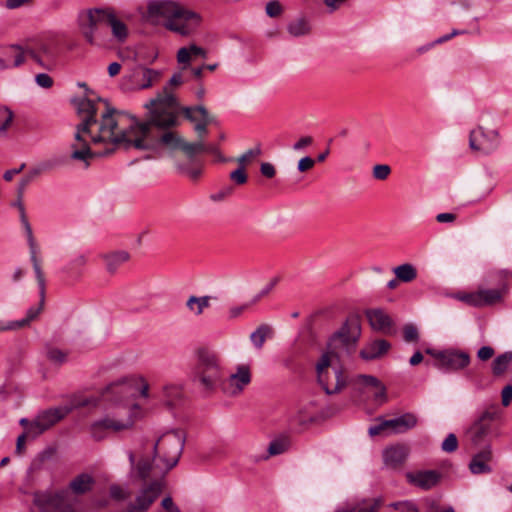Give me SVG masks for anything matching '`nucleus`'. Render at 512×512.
<instances>
[{"label": "nucleus", "mask_w": 512, "mask_h": 512, "mask_svg": "<svg viewBox=\"0 0 512 512\" xmlns=\"http://www.w3.org/2000/svg\"><path fill=\"white\" fill-rule=\"evenodd\" d=\"M102 398L107 403L105 414L89 427L90 435L96 441L106 438L108 432L119 433L132 429L142 416V408L138 403L123 394L114 395L110 385L103 391Z\"/></svg>", "instance_id": "3"}, {"label": "nucleus", "mask_w": 512, "mask_h": 512, "mask_svg": "<svg viewBox=\"0 0 512 512\" xmlns=\"http://www.w3.org/2000/svg\"><path fill=\"white\" fill-rule=\"evenodd\" d=\"M161 505L166 512H181L171 497H165L162 500Z\"/></svg>", "instance_id": "63"}, {"label": "nucleus", "mask_w": 512, "mask_h": 512, "mask_svg": "<svg viewBox=\"0 0 512 512\" xmlns=\"http://www.w3.org/2000/svg\"><path fill=\"white\" fill-rule=\"evenodd\" d=\"M261 154V147L257 145L251 149H248L242 155H240L236 159V162L238 163L239 166L246 168V166L254 162L259 156H261Z\"/></svg>", "instance_id": "43"}, {"label": "nucleus", "mask_w": 512, "mask_h": 512, "mask_svg": "<svg viewBox=\"0 0 512 512\" xmlns=\"http://www.w3.org/2000/svg\"><path fill=\"white\" fill-rule=\"evenodd\" d=\"M492 449L490 445L485 446L482 450L476 453L470 464L469 469L473 474H485L491 472L490 462L492 461Z\"/></svg>", "instance_id": "27"}, {"label": "nucleus", "mask_w": 512, "mask_h": 512, "mask_svg": "<svg viewBox=\"0 0 512 512\" xmlns=\"http://www.w3.org/2000/svg\"><path fill=\"white\" fill-rule=\"evenodd\" d=\"M278 282V279L277 278H273L266 286H264L252 299H251V304H256L257 302H259L261 300V298L265 297L266 295H268L272 290L273 288L275 287V285L277 284Z\"/></svg>", "instance_id": "53"}, {"label": "nucleus", "mask_w": 512, "mask_h": 512, "mask_svg": "<svg viewBox=\"0 0 512 512\" xmlns=\"http://www.w3.org/2000/svg\"><path fill=\"white\" fill-rule=\"evenodd\" d=\"M94 478L88 473H82L73 478L69 483L68 491L72 494H84L92 489Z\"/></svg>", "instance_id": "32"}, {"label": "nucleus", "mask_w": 512, "mask_h": 512, "mask_svg": "<svg viewBox=\"0 0 512 512\" xmlns=\"http://www.w3.org/2000/svg\"><path fill=\"white\" fill-rule=\"evenodd\" d=\"M315 165V160L309 156H305L298 161L297 169L299 172H306L312 169Z\"/></svg>", "instance_id": "60"}, {"label": "nucleus", "mask_w": 512, "mask_h": 512, "mask_svg": "<svg viewBox=\"0 0 512 512\" xmlns=\"http://www.w3.org/2000/svg\"><path fill=\"white\" fill-rule=\"evenodd\" d=\"M289 447V441L285 438L273 440L268 447L270 456H275L284 453Z\"/></svg>", "instance_id": "48"}, {"label": "nucleus", "mask_w": 512, "mask_h": 512, "mask_svg": "<svg viewBox=\"0 0 512 512\" xmlns=\"http://www.w3.org/2000/svg\"><path fill=\"white\" fill-rule=\"evenodd\" d=\"M88 263V256L86 254L75 255L70 262L63 268V271L70 277H80L82 268Z\"/></svg>", "instance_id": "38"}, {"label": "nucleus", "mask_w": 512, "mask_h": 512, "mask_svg": "<svg viewBox=\"0 0 512 512\" xmlns=\"http://www.w3.org/2000/svg\"><path fill=\"white\" fill-rule=\"evenodd\" d=\"M251 368L247 364L236 365L229 376L221 382L222 391L229 396H238L251 383Z\"/></svg>", "instance_id": "18"}, {"label": "nucleus", "mask_w": 512, "mask_h": 512, "mask_svg": "<svg viewBox=\"0 0 512 512\" xmlns=\"http://www.w3.org/2000/svg\"><path fill=\"white\" fill-rule=\"evenodd\" d=\"M366 315H367V318L369 320L371 327L374 330H377V331H380L383 333H387L390 331L391 326H392V320L389 317V315L386 314L383 310H381V309L368 310Z\"/></svg>", "instance_id": "30"}, {"label": "nucleus", "mask_w": 512, "mask_h": 512, "mask_svg": "<svg viewBox=\"0 0 512 512\" xmlns=\"http://www.w3.org/2000/svg\"><path fill=\"white\" fill-rule=\"evenodd\" d=\"M39 288H40V295H41V302H40V304L38 306L30 307L27 310L26 316L23 319L12 321V325L14 327V330H18V329H21V328L29 326V324L33 320H35L38 317V315L40 314V312L42 310V306H43V301H44V292L42 293V290H41L40 286H39ZM44 290H45V288L43 289V291Z\"/></svg>", "instance_id": "37"}, {"label": "nucleus", "mask_w": 512, "mask_h": 512, "mask_svg": "<svg viewBox=\"0 0 512 512\" xmlns=\"http://www.w3.org/2000/svg\"><path fill=\"white\" fill-rule=\"evenodd\" d=\"M418 418L413 413H405L391 419H379L368 429L370 436L403 434L416 427Z\"/></svg>", "instance_id": "12"}, {"label": "nucleus", "mask_w": 512, "mask_h": 512, "mask_svg": "<svg viewBox=\"0 0 512 512\" xmlns=\"http://www.w3.org/2000/svg\"><path fill=\"white\" fill-rule=\"evenodd\" d=\"M494 414L490 411H484L468 428L466 437L473 446L480 445L491 433Z\"/></svg>", "instance_id": "20"}, {"label": "nucleus", "mask_w": 512, "mask_h": 512, "mask_svg": "<svg viewBox=\"0 0 512 512\" xmlns=\"http://www.w3.org/2000/svg\"><path fill=\"white\" fill-rule=\"evenodd\" d=\"M287 30L294 37H301L310 32V25L304 18L295 19L287 25Z\"/></svg>", "instance_id": "41"}, {"label": "nucleus", "mask_w": 512, "mask_h": 512, "mask_svg": "<svg viewBox=\"0 0 512 512\" xmlns=\"http://www.w3.org/2000/svg\"><path fill=\"white\" fill-rule=\"evenodd\" d=\"M109 494L113 500L122 502V501H125L129 497L130 492H129L128 487H126V486L113 484L109 488Z\"/></svg>", "instance_id": "46"}, {"label": "nucleus", "mask_w": 512, "mask_h": 512, "mask_svg": "<svg viewBox=\"0 0 512 512\" xmlns=\"http://www.w3.org/2000/svg\"><path fill=\"white\" fill-rule=\"evenodd\" d=\"M390 349V343L386 340H375L367 344L360 352L364 360H374L386 354Z\"/></svg>", "instance_id": "31"}, {"label": "nucleus", "mask_w": 512, "mask_h": 512, "mask_svg": "<svg viewBox=\"0 0 512 512\" xmlns=\"http://www.w3.org/2000/svg\"><path fill=\"white\" fill-rule=\"evenodd\" d=\"M265 11L269 17H277L282 13V6L279 1L272 0L266 4Z\"/></svg>", "instance_id": "55"}, {"label": "nucleus", "mask_w": 512, "mask_h": 512, "mask_svg": "<svg viewBox=\"0 0 512 512\" xmlns=\"http://www.w3.org/2000/svg\"><path fill=\"white\" fill-rule=\"evenodd\" d=\"M409 454V448L403 444H396L385 448L382 452L383 462L388 468L400 467Z\"/></svg>", "instance_id": "25"}, {"label": "nucleus", "mask_w": 512, "mask_h": 512, "mask_svg": "<svg viewBox=\"0 0 512 512\" xmlns=\"http://www.w3.org/2000/svg\"><path fill=\"white\" fill-rule=\"evenodd\" d=\"M109 9L110 7L90 8L79 12L77 18L78 26L88 43H96L99 27L107 23Z\"/></svg>", "instance_id": "11"}, {"label": "nucleus", "mask_w": 512, "mask_h": 512, "mask_svg": "<svg viewBox=\"0 0 512 512\" xmlns=\"http://www.w3.org/2000/svg\"><path fill=\"white\" fill-rule=\"evenodd\" d=\"M499 144L500 136L495 129H487L478 125L470 131L469 147L473 151L487 155L495 151Z\"/></svg>", "instance_id": "16"}, {"label": "nucleus", "mask_w": 512, "mask_h": 512, "mask_svg": "<svg viewBox=\"0 0 512 512\" xmlns=\"http://www.w3.org/2000/svg\"><path fill=\"white\" fill-rule=\"evenodd\" d=\"M501 397H502V405L503 406H508L510 403H511V400H512V385H506L502 392H501Z\"/></svg>", "instance_id": "64"}, {"label": "nucleus", "mask_w": 512, "mask_h": 512, "mask_svg": "<svg viewBox=\"0 0 512 512\" xmlns=\"http://www.w3.org/2000/svg\"><path fill=\"white\" fill-rule=\"evenodd\" d=\"M244 167L238 165V168L232 171L229 175L231 181H233L237 185H243L247 182V175Z\"/></svg>", "instance_id": "52"}, {"label": "nucleus", "mask_w": 512, "mask_h": 512, "mask_svg": "<svg viewBox=\"0 0 512 512\" xmlns=\"http://www.w3.org/2000/svg\"><path fill=\"white\" fill-rule=\"evenodd\" d=\"M160 77L159 70L136 65L123 77L122 86L129 91L143 90L151 87Z\"/></svg>", "instance_id": "14"}, {"label": "nucleus", "mask_w": 512, "mask_h": 512, "mask_svg": "<svg viewBox=\"0 0 512 512\" xmlns=\"http://www.w3.org/2000/svg\"><path fill=\"white\" fill-rule=\"evenodd\" d=\"M26 50L18 44L0 48V71L17 68L25 63Z\"/></svg>", "instance_id": "21"}, {"label": "nucleus", "mask_w": 512, "mask_h": 512, "mask_svg": "<svg viewBox=\"0 0 512 512\" xmlns=\"http://www.w3.org/2000/svg\"><path fill=\"white\" fill-rule=\"evenodd\" d=\"M19 207H20V210L22 213V223L24 225L25 232L27 235V241H28L29 252H30V260L33 265V269L35 272V276H36L38 285L41 287V290L43 291V289H44V274L41 270L40 260L38 258V246L34 239L32 228H31L28 220L25 217L24 208L21 204H19Z\"/></svg>", "instance_id": "22"}, {"label": "nucleus", "mask_w": 512, "mask_h": 512, "mask_svg": "<svg viewBox=\"0 0 512 512\" xmlns=\"http://www.w3.org/2000/svg\"><path fill=\"white\" fill-rule=\"evenodd\" d=\"M147 15L151 20L163 19L166 29L184 37L196 33L202 23L201 14L172 0L148 1Z\"/></svg>", "instance_id": "5"}, {"label": "nucleus", "mask_w": 512, "mask_h": 512, "mask_svg": "<svg viewBox=\"0 0 512 512\" xmlns=\"http://www.w3.org/2000/svg\"><path fill=\"white\" fill-rule=\"evenodd\" d=\"M185 116L192 122H201V120H205L209 118V114L205 107L197 106L194 108H184L183 109Z\"/></svg>", "instance_id": "44"}, {"label": "nucleus", "mask_w": 512, "mask_h": 512, "mask_svg": "<svg viewBox=\"0 0 512 512\" xmlns=\"http://www.w3.org/2000/svg\"><path fill=\"white\" fill-rule=\"evenodd\" d=\"M47 358L55 364H62L66 361L67 354L60 349L50 348L47 351Z\"/></svg>", "instance_id": "50"}, {"label": "nucleus", "mask_w": 512, "mask_h": 512, "mask_svg": "<svg viewBox=\"0 0 512 512\" xmlns=\"http://www.w3.org/2000/svg\"><path fill=\"white\" fill-rule=\"evenodd\" d=\"M36 84L45 89H49L53 86V79L46 73H39L35 76Z\"/></svg>", "instance_id": "57"}, {"label": "nucleus", "mask_w": 512, "mask_h": 512, "mask_svg": "<svg viewBox=\"0 0 512 512\" xmlns=\"http://www.w3.org/2000/svg\"><path fill=\"white\" fill-rule=\"evenodd\" d=\"M457 446H458L457 437L453 433H450L445 438V440L442 442V445H441L442 450L445 452H449V453L454 452L457 449Z\"/></svg>", "instance_id": "54"}, {"label": "nucleus", "mask_w": 512, "mask_h": 512, "mask_svg": "<svg viewBox=\"0 0 512 512\" xmlns=\"http://www.w3.org/2000/svg\"><path fill=\"white\" fill-rule=\"evenodd\" d=\"M196 57H207V52L200 46L191 44L186 47H181L177 52V62L185 67Z\"/></svg>", "instance_id": "33"}, {"label": "nucleus", "mask_w": 512, "mask_h": 512, "mask_svg": "<svg viewBox=\"0 0 512 512\" xmlns=\"http://www.w3.org/2000/svg\"><path fill=\"white\" fill-rule=\"evenodd\" d=\"M34 505L40 512H76L77 499L68 490L37 492Z\"/></svg>", "instance_id": "9"}, {"label": "nucleus", "mask_w": 512, "mask_h": 512, "mask_svg": "<svg viewBox=\"0 0 512 512\" xmlns=\"http://www.w3.org/2000/svg\"><path fill=\"white\" fill-rule=\"evenodd\" d=\"M512 362V352H505L496 357L492 364V370L495 375L503 374Z\"/></svg>", "instance_id": "42"}, {"label": "nucleus", "mask_w": 512, "mask_h": 512, "mask_svg": "<svg viewBox=\"0 0 512 512\" xmlns=\"http://www.w3.org/2000/svg\"><path fill=\"white\" fill-rule=\"evenodd\" d=\"M26 58H30L37 65L44 69H51L53 66V49L50 43L40 41L35 46L25 48Z\"/></svg>", "instance_id": "23"}, {"label": "nucleus", "mask_w": 512, "mask_h": 512, "mask_svg": "<svg viewBox=\"0 0 512 512\" xmlns=\"http://www.w3.org/2000/svg\"><path fill=\"white\" fill-rule=\"evenodd\" d=\"M252 305L253 304H251V301H250V302L244 303L242 305H237V306L230 307L229 310H228L229 318L230 319L238 318L239 316H241V314L245 310L250 308V306H252Z\"/></svg>", "instance_id": "58"}, {"label": "nucleus", "mask_w": 512, "mask_h": 512, "mask_svg": "<svg viewBox=\"0 0 512 512\" xmlns=\"http://www.w3.org/2000/svg\"><path fill=\"white\" fill-rule=\"evenodd\" d=\"M272 334V329L269 325L262 324L250 335V341L256 349H261L268 337Z\"/></svg>", "instance_id": "39"}, {"label": "nucleus", "mask_w": 512, "mask_h": 512, "mask_svg": "<svg viewBox=\"0 0 512 512\" xmlns=\"http://www.w3.org/2000/svg\"><path fill=\"white\" fill-rule=\"evenodd\" d=\"M107 26L111 29L113 38L120 43L127 40L129 36V29L126 23L117 15L116 11L110 7L107 15Z\"/></svg>", "instance_id": "28"}, {"label": "nucleus", "mask_w": 512, "mask_h": 512, "mask_svg": "<svg viewBox=\"0 0 512 512\" xmlns=\"http://www.w3.org/2000/svg\"><path fill=\"white\" fill-rule=\"evenodd\" d=\"M380 506V499H363L355 503H348L344 506H339L334 510V512H377Z\"/></svg>", "instance_id": "29"}, {"label": "nucleus", "mask_w": 512, "mask_h": 512, "mask_svg": "<svg viewBox=\"0 0 512 512\" xmlns=\"http://www.w3.org/2000/svg\"><path fill=\"white\" fill-rule=\"evenodd\" d=\"M349 384L353 391L358 394L373 393L376 400L385 398V386L375 376L359 374L352 377Z\"/></svg>", "instance_id": "19"}, {"label": "nucleus", "mask_w": 512, "mask_h": 512, "mask_svg": "<svg viewBox=\"0 0 512 512\" xmlns=\"http://www.w3.org/2000/svg\"><path fill=\"white\" fill-rule=\"evenodd\" d=\"M184 444V433L181 430H171L163 433L154 445L155 464L150 463L149 460H140L137 465H134V454L129 452L132 476L142 480L150 477H164L178 463Z\"/></svg>", "instance_id": "4"}, {"label": "nucleus", "mask_w": 512, "mask_h": 512, "mask_svg": "<svg viewBox=\"0 0 512 512\" xmlns=\"http://www.w3.org/2000/svg\"><path fill=\"white\" fill-rule=\"evenodd\" d=\"M149 389V383L142 375H131L110 384V390L114 395L123 394L128 399L136 392L140 397L148 399Z\"/></svg>", "instance_id": "17"}, {"label": "nucleus", "mask_w": 512, "mask_h": 512, "mask_svg": "<svg viewBox=\"0 0 512 512\" xmlns=\"http://www.w3.org/2000/svg\"><path fill=\"white\" fill-rule=\"evenodd\" d=\"M212 296H195L191 295L186 301V308L190 314L198 317L203 314L204 310L210 306Z\"/></svg>", "instance_id": "36"}, {"label": "nucleus", "mask_w": 512, "mask_h": 512, "mask_svg": "<svg viewBox=\"0 0 512 512\" xmlns=\"http://www.w3.org/2000/svg\"><path fill=\"white\" fill-rule=\"evenodd\" d=\"M182 83V74L175 73L164 86L162 92L144 105L150 113V121L152 123L160 126L177 124V116L180 107L173 94V89L179 87Z\"/></svg>", "instance_id": "6"}, {"label": "nucleus", "mask_w": 512, "mask_h": 512, "mask_svg": "<svg viewBox=\"0 0 512 512\" xmlns=\"http://www.w3.org/2000/svg\"><path fill=\"white\" fill-rule=\"evenodd\" d=\"M360 336V325L356 320L349 321L330 340L328 350L316 364L317 379L326 394H337L349 383L339 364L344 352H348Z\"/></svg>", "instance_id": "2"}, {"label": "nucleus", "mask_w": 512, "mask_h": 512, "mask_svg": "<svg viewBox=\"0 0 512 512\" xmlns=\"http://www.w3.org/2000/svg\"><path fill=\"white\" fill-rule=\"evenodd\" d=\"M178 169L181 172H183L187 177H189L191 180H197L202 174V169L199 167L178 166Z\"/></svg>", "instance_id": "59"}, {"label": "nucleus", "mask_w": 512, "mask_h": 512, "mask_svg": "<svg viewBox=\"0 0 512 512\" xmlns=\"http://www.w3.org/2000/svg\"><path fill=\"white\" fill-rule=\"evenodd\" d=\"M191 380L204 392H214L222 382L219 356L208 350H199L197 362L192 369Z\"/></svg>", "instance_id": "7"}, {"label": "nucleus", "mask_w": 512, "mask_h": 512, "mask_svg": "<svg viewBox=\"0 0 512 512\" xmlns=\"http://www.w3.org/2000/svg\"><path fill=\"white\" fill-rule=\"evenodd\" d=\"M13 120V113L6 107L0 106V137L4 136Z\"/></svg>", "instance_id": "47"}, {"label": "nucleus", "mask_w": 512, "mask_h": 512, "mask_svg": "<svg viewBox=\"0 0 512 512\" xmlns=\"http://www.w3.org/2000/svg\"><path fill=\"white\" fill-rule=\"evenodd\" d=\"M494 349L490 346H483L477 351V357L481 361H487L494 355Z\"/></svg>", "instance_id": "61"}, {"label": "nucleus", "mask_w": 512, "mask_h": 512, "mask_svg": "<svg viewBox=\"0 0 512 512\" xmlns=\"http://www.w3.org/2000/svg\"><path fill=\"white\" fill-rule=\"evenodd\" d=\"M398 512H419L417 506L412 501H401L390 504Z\"/></svg>", "instance_id": "51"}, {"label": "nucleus", "mask_w": 512, "mask_h": 512, "mask_svg": "<svg viewBox=\"0 0 512 512\" xmlns=\"http://www.w3.org/2000/svg\"><path fill=\"white\" fill-rule=\"evenodd\" d=\"M184 397L182 384L167 383L163 385L160 400L166 409L175 410L182 405Z\"/></svg>", "instance_id": "24"}, {"label": "nucleus", "mask_w": 512, "mask_h": 512, "mask_svg": "<svg viewBox=\"0 0 512 512\" xmlns=\"http://www.w3.org/2000/svg\"><path fill=\"white\" fill-rule=\"evenodd\" d=\"M396 278L403 282H411L417 277L416 268L409 263L399 265L393 269Z\"/></svg>", "instance_id": "40"}, {"label": "nucleus", "mask_w": 512, "mask_h": 512, "mask_svg": "<svg viewBox=\"0 0 512 512\" xmlns=\"http://www.w3.org/2000/svg\"><path fill=\"white\" fill-rule=\"evenodd\" d=\"M106 270L110 274H114L124 263H126L130 255L126 251H116L102 256Z\"/></svg>", "instance_id": "35"}, {"label": "nucleus", "mask_w": 512, "mask_h": 512, "mask_svg": "<svg viewBox=\"0 0 512 512\" xmlns=\"http://www.w3.org/2000/svg\"><path fill=\"white\" fill-rule=\"evenodd\" d=\"M427 353L434 359L435 367L445 372H459L467 368L471 362L470 355L463 350L446 349L435 351L428 349Z\"/></svg>", "instance_id": "13"}, {"label": "nucleus", "mask_w": 512, "mask_h": 512, "mask_svg": "<svg viewBox=\"0 0 512 512\" xmlns=\"http://www.w3.org/2000/svg\"><path fill=\"white\" fill-rule=\"evenodd\" d=\"M78 86L83 88L85 90V95L81 97H77L73 99V104L76 109L77 115L80 118V123L76 126V131L74 133L73 141L69 145L70 154L69 157L72 160L73 152L76 150L74 146H76L77 140L76 135L78 134L80 130V126L85 122V115L84 113L79 112V104L81 101H89L90 104H92L93 112L91 113V119L89 125L92 126V123L97 122L102 119V115L108 110H115L114 108L110 107L107 102L103 101L101 98H98L94 95V92L90 90L87 87V84L84 82H79Z\"/></svg>", "instance_id": "10"}, {"label": "nucleus", "mask_w": 512, "mask_h": 512, "mask_svg": "<svg viewBox=\"0 0 512 512\" xmlns=\"http://www.w3.org/2000/svg\"><path fill=\"white\" fill-rule=\"evenodd\" d=\"M391 173V168L387 164H377L373 167L372 175L377 180H385Z\"/></svg>", "instance_id": "49"}, {"label": "nucleus", "mask_w": 512, "mask_h": 512, "mask_svg": "<svg viewBox=\"0 0 512 512\" xmlns=\"http://www.w3.org/2000/svg\"><path fill=\"white\" fill-rule=\"evenodd\" d=\"M205 144L202 141L188 143L182 140L180 150L183 151L188 157L192 158L194 155L204 152Z\"/></svg>", "instance_id": "45"}, {"label": "nucleus", "mask_w": 512, "mask_h": 512, "mask_svg": "<svg viewBox=\"0 0 512 512\" xmlns=\"http://www.w3.org/2000/svg\"><path fill=\"white\" fill-rule=\"evenodd\" d=\"M261 174L267 178H273L276 174V169L273 164L264 162L260 166Z\"/></svg>", "instance_id": "62"}, {"label": "nucleus", "mask_w": 512, "mask_h": 512, "mask_svg": "<svg viewBox=\"0 0 512 512\" xmlns=\"http://www.w3.org/2000/svg\"><path fill=\"white\" fill-rule=\"evenodd\" d=\"M93 111L89 101L80 102L79 112L84 113L86 120L76 135V150L72 160L82 162L85 168L89 167L94 157L109 155L120 148L180 150L183 138L167 130L174 125L160 126L152 123L150 115L146 122H139L121 111L108 109L101 120L90 126Z\"/></svg>", "instance_id": "1"}, {"label": "nucleus", "mask_w": 512, "mask_h": 512, "mask_svg": "<svg viewBox=\"0 0 512 512\" xmlns=\"http://www.w3.org/2000/svg\"><path fill=\"white\" fill-rule=\"evenodd\" d=\"M96 404V398H85L78 401L73 406L55 407L42 411L32 420V424L28 428V433L32 435V439H35L63 419L73 408L95 406Z\"/></svg>", "instance_id": "8"}, {"label": "nucleus", "mask_w": 512, "mask_h": 512, "mask_svg": "<svg viewBox=\"0 0 512 512\" xmlns=\"http://www.w3.org/2000/svg\"><path fill=\"white\" fill-rule=\"evenodd\" d=\"M406 478L410 484L428 490L437 485L440 474L432 470L408 472Z\"/></svg>", "instance_id": "26"}, {"label": "nucleus", "mask_w": 512, "mask_h": 512, "mask_svg": "<svg viewBox=\"0 0 512 512\" xmlns=\"http://www.w3.org/2000/svg\"><path fill=\"white\" fill-rule=\"evenodd\" d=\"M403 333H404V340L406 342H416L418 340V330L412 324L405 325L404 329H403Z\"/></svg>", "instance_id": "56"}, {"label": "nucleus", "mask_w": 512, "mask_h": 512, "mask_svg": "<svg viewBox=\"0 0 512 512\" xmlns=\"http://www.w3.org/2000/svg\"><path fill=\"white\" fill-rule=\"evenodd\" d=\"M506 291V287L500 289H479L477 291V296H479L478 301L480 302L478 307L494 305L501 302Z\"/></svg>", "instance_id": "34"}, {"label": "nucleus", "mask_w": 512, "mask_h": 512, "mask_svg": "<svg viewBox=\"0 0 512 512\" xmlns=\"http://www.w3.org/2000/svg\"><path fill=\"white\" fill-rule=\"evenodd\" d=\"M155 479L149 484L144 485L135 495L127 507L126 512H147L152 503L161 494L164 481L163 477H154Z\"/></svg>", "instance_id": "15"}]
</instances>
